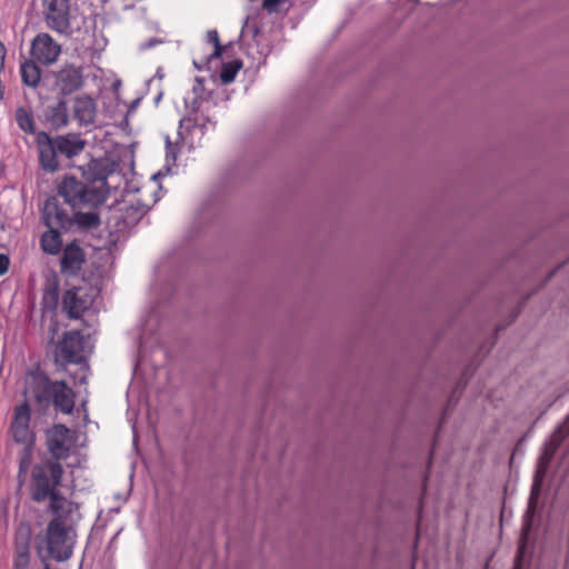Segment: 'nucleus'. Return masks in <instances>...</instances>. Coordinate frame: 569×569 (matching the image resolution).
<instances>
[{"mask_svg": "<svg viewBox=\"0 0 569 569\" xmlns=\"http://www.w3.org/2000/svg\"><path fill=\"white\" fill-rule=\"evenodd\" d=\"M22 393L24 401H33L42 411L53 406L57 411L70 415L74 409L76 393L68 383L63 380H52L39 369L26 372Z\"/></svg>", "mask_w": 569, "mask_h": 569, "instance_id": "1", "label": "nucleus"}, {"mask_svg": "<svg viewBox=\"0 0 569 569\" xmlns=\"http://www.w3.org/2000/svg\"><path fill=\"white\" fill-rule=\"evenodd\" d=\"M63 473L64 469L61 462L56 460L44 459L32 466L29 483L31 500L37 503L48 500L51 512L73 511V502L59 491Z\"/></svg>", "mask_w": 569, "mask_h": 569, "instance_id": "2", "label": "nucleus"}, {"mask_svg": "<svg viewBox=\"0 0 569 569\" xmlns=\"http://www.w3.org/2000/svg\"><path fill=\"white\" fill-rule=\"evenodd\" d=\"M31 408L28 401L16 406L13 408L11 422L9 426V435L13 442L21 445L22 449L19 451L18 460V478H24L30 469L33 451L36 446V433L31 426Z\"/></svg>", "mask_w": 569, "mask_h": 569, "instance_id": "3", "label": "nucleus"}, {"mask_svg": "<svg viewBox=\"0 0 569 569\" xmlns=\"http://www.w3.org/2000/svg\"><path fill=\"white\" fill-rule=\"evenodd\" d=\"M59 194L73 209L97 208L102 204L109 193L106 177L84 183L73 176H67L58 187Z\"/></svg>", "mask_w": 569, "mask_h": 569, "instance_id": "4", "label": "nucleus"}, {"mask_svg": "<svg viewBox=\"0 0 569 569\" xmlns=\"http://www.w3.org/2000/svg\"><path fill=\"white\" fill-rule=\"evenodd\" d=\"M73 511L52 512L44 533V546L49 558L62 562L71 558L76 545V533L67 523Z\"/></svg>", "mask_w": 569, "mask_h": 569, "instance_id": "5", "label": "nucleus"}, {"mask_svg": "<svg viewBox=\"0 0 569 569\" xmlns=\"http://www.w3.org/2000/svg\"><path fill=\"white\" fill-rule=\"evenodd\" d=\"M77 0H42L44 21L52 31L69 36L72 33L71 21L78 13Z\"/></svg>", "mask_w": 569, "mask_h": 569, "instance_id": "6", "label": "nucleus"}, {"mask_svg": "<svg viewBox=\"0 0 569 569\" xmlns=\"http://www.w3.org/2000/svg\"><path fill=\"white\" fill-rule=\"evenodd\" d=\"M567 435H569V417L565 420V422L561 426L557 428V430L552 433L549 442L545 447V451L540 458L537 475L531 488L528 511L533 512L536 508V500L539 496L541 486V481L538 479L539 473H545L547 465L550 462L555 452L557 451L558 447L560 446V443L562 442Z\"/></svg>", "mask_w": 569, "mask_h": 569, "instance_id": "7", "label": "nucleus"}, {"mask_svg": "<svg viewBox=\"0 0 569 569\" xmlns=\"http://www.w3.org/2000/svg\"><path fill=\"white\" fill-rule=\"evenodd\" d=\"M70 430L64 425H54L47 435V447L50 452L48 460H56L60 462L70 455L71 449Z\"/></svg>", "mask_w": 569, "mask_h": 569, "instance_id": "8", "label": "nucleus"}, {"mask_svg": "<svg viewBox=\"0 0 569 569\" xmlns=\"http://www.w3.org/2000/svg\"><path fill=\"white\" fill-rule=\"evenodd\" d=\"M30 52L34 61L50 66L58 60L61 46L49 33L43 32L32 40Z\"/></svg>", "mask_w": 569, "mask_h": 569, "instance_id": "9", "label": "nucleus"}, {"mask_svg": "<svg viewBox=\"0 0 569 569\" xmlns=\"http://www.w3.org/2000/svg\"><path fill=\"white\" fill-rule=\"evenodd\" d=\"M84 340L81 331L71 330L63 335L57 346V352L68 363H80L83 359Z\"/></svg>", "mask_w": 569, "mask_h": 569, "instance_id": "10", "label": "nucleus"}, {"mask_svg": "<svg viewBox=\"0 0 569 569\" xmlns=\"http://www.w3.org/2000/svg\"><path fill=\"white\" fill-rule=\"evenodd\" d=\"M37 147L41 168L47 172H56L60 167L56 140L47 132L41 131L37 134Z\"/></svg>", "mask_w": 569, "mask_h": 569, "instance_id": "11", "label": "nucleus"}, {"mask_svg": "<svg viewBox=\"0 0 569 569\" xmlns=\"http://www.w3.org/2000/svg\"><path fill=\"white\" fill-rule=\"evenodd\" d=\"M82 291L81 288L73 287L64 292L62 308L69 318L77 319L91 307L92 299Z\"/></svg>", "mask_w": 569, "mask_h": 569, "instance_id": "12", "label": "nucleus"}, {"mask_svg": "<svg viewBox=\"0 0 569 569\" xmlns=\"http://www.w3.org/2000/svg\"><path fill=\"white\" fill-rule=\"evenodd\" d=\"M84 260L86 257L82 248L76 242L68 243L62 251L60 270L69 277L78 276Z\"/></svg>", "mask_w": 569, "mask_h": 569, "instance_id": "13", "label": "nucleus"}, {"mask_svg": "<svg viewBox=\"0 0 569 569\" xmlns=\"http://www.w3.org/2000/svg\"><path fill=\"white\" fill-rule=\"evenodd\" d=\"M57 83L66 94L79 90L83 83L81 69L72 66L64 67L57 74Z\"/></svg>", "mask_w": 569, "mask_h": 569, "instance_id": "14", "label": "nucleus"}, {"mask_svg": "<svg viewBox=\"0 0 569 569\" xmlns=\"http://www.w3.org/2000/svg\"><path fill=\"white\" fill-rule=\"evenodd\" d=\"M73 114L79 124H92L97 116L96 101L88 96L77 97L73 102Z\"/></svg>", "mask_w": 569, "mask_h": 569, "instance_id": "15", "label": "nucleus"}, {"mask_svg": "<svg viewBox=\"0 0 569 569\" xmlns=\"http://www.w3.org/2000/svg\"><path fill=\"white\" fill-rule=\"evenodd\" d=\"M59 153L68 159L79 156L86 148V141L79 134L68 133L54 138Z\"/></svg>", "mask_w": 569, "mask_h": 569, "instance_id": "16", "label": "nucleus"}, {"mask_svg": "<svg viewBox=\"0 0 569 569\" xmlns=\"http://www.w3.org/2000/svg\"><path fill=\"white\" fill-rule=\"evenodd\" d=\"M47 119L56 129L66 127L69 122L67 102L60 100L54 106L48 107Z\"/></svg>", "mask_w": 569, "mask_h": 569, "instance_id": "17", "label": "nucleus"}, {"mask_svg": "<svg viewBox=\"0 0 569 569\" xmlns=\"http://www.w3.org/2000/svg\"><path fill=\"white\" fill-rule=\"evenodd\" d=\"M20 72L22 82L26 86L30 88L38 87L41 79V71L39 67L36 64L34 60H27L23 63H21Z\"/></svg>", "mask_w": 569, "mask_h": 569, "instance_id": "18", "label": "nucleus"}, {"mask_svg": "<svg viewBox=\"0 0 569 569\" xmlns=\"http://www.w3.org/2000/svg\"><path fill=\"white\" fill-rule=\"evenodd\" d=\"M41 248L49 254H57L61 250L62 239L58 229H49L41 237Z\"/></svg>", "mask_w": 569, "mask_h": 569, "instance_id": "19", "label": "nucleus"}, {"mask_svg": "<svg viewBox=\"0 0 569 569\" xmlns=\"http://www.w3.org/2000/svg\"><path fill=\"white\" fill-rule=\"evenodd\" d=\"M531 530V521L526 520L521 528V535L518 541L517 555L515 558L513 569H522L523 559L527 551L528 539Z\"/></svg>", "mask_w": 569, "mask_h": 569, "instance_id": "20", "label": "nucleus"}, {"mask_svg": "<svg viewBox=\"0 0 569 569\" xmlns=\"http://www.w3.org/2000/svg\"><path fill=\"white\" fill-rule=\"evenodd\" d=\"M14 119L18 127L27 134L34 133L36 123L31 110L24 107H18L14 112Z\"/></svg>", "mask_w": 569, "mask_h": 569, "instance_id": "21", "label": "nucleus"}, {"mask_svg": "<svg viewBox=\"0 0 569 569\" xmlns=\"http://www.w3.org/2000/svg\"><path fill=\"white\" fill-rule=\"evenodd\" d=\"M74 222L82 229H92L97 228L100 224V218L97 212H81L78 211L74 213Z\"/></svg>", "mask_w": 569, "mask_h": 569, "instance_id": "22", "label": "nucleus"}, {"mask_svg": "<svg viewBox=\"0 0 569 569\" xmlns=\"http://www.w3.org/2000/svg\"><path fill=\"white\" fill-rule=\"evenodd\" d=\"M242 67V62L239 60H233L227 63L222 64L221 71H220V80L223 84L231 83L234 79L237 73Z\"/></svg>", "mask_w": 569, "mask_h": 569, "instance_id": "23", "label": "nucleus"}, {"mask_svg": "<svg viewBox=\"0 0 569 569\" xmlns=\"http://www.w3.org/2000/svg\"><path fill=\"white\" fill-rule=\"evenodd\" d=\"M70 223L68 213L58 207L52 218H47V227L49 229L67 228Z\"/></svg>", "mask_w": 569, "mask_h": 569, "instance_id": "24", "label": "nucleus"}, {"mask_svg": "<svg viewBox=\"0 0 569 569\" xmlns=\"http://www.w3.org/2000/svg\"><path fill=\"white\" fill-rule=\"evenodd\" d=\"M208 42L213 46V52L207 59V62L213 58H220L222 56L223 47L220 43L219 33L217 30H210L207 33Z\"/></svg>", "mask_w": 569, "mask_h": 569, "instance_id": "25", "label": "nucleus"}, {"mask_svg": "<svg viewBox=\"0 0 569 569\" xmlns=\"http://www.w3.org/2000/svg\"><path fill=\"white\" fill-rule=\"evenodd\" d=\"M30 562V555L28 547L17 550L14 558V569H28Z\"/></svg>", "mask_w": 569, "mask_h": 569, "instance_id": "26", "label": "nucleus"}, {"mask_svg": "<svg viewBox=\"0 0 569 569\" xmlns=\"http://www.w3.org/2000/svg\"><path fill=\"white\" fill-rule=\"evenodd\" d=\"M58 202L54 198L48 199L44 202L43 210H42V218L44 221V224L47 226V218H52L58 209Z\"/></svg>", "mask_w": 569, "mask_h": 569, "instance_id": "27", "label": "nucleus"}, {"mask_svg": "<svg viewBox=\"0 0 569 569\" xmlns=\"http://www.w3.org/2000/svg\"><path fill=\"white\" fill-rule=\"evenodd\" d=\"M286 0H264L263 8L270 12L278 11L280 6H282Z\"/></svg>", "mask_w": 569, "mask_h": 569, "instance_id": "28", "label": "nucleus"}, {"mask_svg": "<svg viewBox=\"0 0 569 569\" xmlns=\"http://www.w3.org/2000/svg\"><path fill=\"white\" fill-rule=\"evenodd\" d=\"M9 264V257L7 254L0 253V276H3L8 272Z\"/></svg>", "mask_w": 569, "mask_h": 569, "instance_id": "29", "label": "nucleus"}, {"mask_svg": "<svg viewBox=\"0 0 569 569\" xmlns=\"http://www.w3.org/2000/svg\"><path fill=\"white\" fill-rule=\"evenodd\" d=\"M6 54H7V49H6L4 44H3V42L0 40V72L4 68Z\"/></svg>", "mask_w": 569, "mask_h": 569, "instance_id": "30", "label": "nucleus"}, {"mask_svg": "<svg viewBox=\"0 0 569 569\" xmlns=\"http://www.w3.org/2000/svg\"><path fill=\"white\" fill-rule=\"evenodd\" d=\"M49 296L51 297L53 302H56L57 299H58V290H57V288H52V289L47 290L46 293H44V298L49 297Z\"/></svg>", "mask_w": 569, "mask_h": 569, "instance_id": "31", "label": "nucleus"}, {"mask_svg": "<svg viewBox=\"0 0 569 569\" xmlns=\"http://www.w3.org/2000/svg\"><path fill=\"white\" fill-rule=\"evenodd\" d=\"M3 94H4V87L2 84V81L0 80V101L3 99Z\"/></svg>", "mask_w": 569, "mask_h": 569, "instance_id": "32", "label": "nucleus"}, {"mask_svg": "<svg viewBox=\"0 0 569 569\" xmlns=\"http://www.w3.org/2000/svg\"><path fill=\"white\" fill-rule=\"evenodd\" d=\"M419 535H420V526L418 525V527H417V538L419 537Z\"/></svg>", "mask_w": 569, "mask_h": 569, "instance_id": "33", "label": "nucleus"}, {"mask_svg": "<svg viewBox=\"0 0 569 569\" xmlns=\"http://www.w3.org/2000/svg\"><path fill=\"white\" fill-rule=\"evenodd\" d=\"M44 569H50L49 567H46Z\"/></svg>", "mask_w": 569, "mask_h": 569, "instance_id": "34", "label": "nucleus"}]
</instances>
